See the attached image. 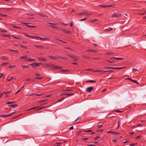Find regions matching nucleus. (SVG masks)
Here are the masks:
<instances>
[{
    "instance_id": "obj_41",
    "label": "nucleus",
    "mask_w": 146,
    "mask_h": 146,
    "mask_svg": "<svg viewBox=\"0 0 146 146\" xmlns=\"http://www.w3.org/2000/svg\"><path fill=\"white\" fill-rule=\"evenodd\" d=\"M87 82H92L95 83V82H96V81H94V80H90L88 81H87Z\"/></svg>"
},
{
    "instance_id": "obj_16",
    "label": "nucleus",
    "mask_w": 146,
    "mask_h": 146,
    "mask_svg": "<svg viewBox=\"0 0 146 146\" xmlns=\"http://www.w3.org/2000/svg\"><path fill=\"white\" fill-rule=\"evenodd\" d=\"M111 59H116L117 60H122L123 59V58H117V57H113L111 58Z\"/></svg>"
},
{
    "instance_id": "obj_11",
    "label": "nucleus",
    "mask_w": 146,
    "mask_h": 146,
    "mask_svg": "<svg viewBox=\"0 0 146 146\" xmlns=\"http://www.w3.org/2000/svg\"><path fill=\"white\" fill-rule=\"evenodd\" d=\"M86 51L87 52L89 51L90 52L95 53V52H97V51L96 50H93L91 49V50H86Z\"/></svg>"
},
{
    "instance_id": "obj_13",
    "label": "nucleus",
    "mask_w": 146,
    "mask_h": 146,
    "mask_svg": "<svg viewBox=\"0 0 146 146\" xmlns=\"http://www.w3.org/2000/svg\"><path fill=\"white\" fill-rule=\"evenodd\" d=\"M104 68H106L108 69H114V67L111 66H106L104 67Z\"/></svg>"
},
{
    "instance_id": "obj_63",
    "label": "nucleus",
    "mask_w": 146,
    "mask_h": 146,
    "mask_svg": "<svg viewBox=\"0 0 146 146\" xmlns=\"http://www.w3.org/2000/svg\"><path fill=\"white\" fill-rule=\"evenodd\" d=\"M46 101V100H42V101H40L39 102V103H42V102H44L45 101Z\"/></svg>"
},
{
    "instance_id": "obj_19",
    "label": "nucleus",
    "mask_w": 146,
    "mask_h": 146,
    "mask_svg": "<svg viewBox=\"0 0 146 146\" xmlns=\"http://www.w3.org/2000/svg\"><path fill=\"white\" fill-rule=\"evenodd\" d=\"M14 113H15V112H14L12 113H11V114H7V115H5L6 118L11 117L13 114H14Z\"/></svg>"
},
{
    "instance_id": "obj_29",
    "label": "nucleus",
    "mask_w": 146,
    "mask_h": 146,
    "mask_svg": "<svg viewBox=\"0 0 146 146\" xmlns=\"http://www.w3.org/2000/svg\"><path fill=\"white\" fill-rule=\"evenodd\" d=\"M28 56L27 55H26L25 56H22V57H21L20 58V59H21L22 58H27V57H28Z\"/></svg>"
},
{
    "instance_id": "obj_15",
    "label": "nucleus",
    "mask_w": 146,
    "mask_h": 146,
    "mask_svg": "<svg viewBox=\"0 0 146 146\" xmlns=\"http://www.w3.org/2000/svg\"><path fill=\"white\" fill-rule=\"evenodd\" d=\"M53 67H54V68L55 69H61L62 68L61 67L56 65H54Z\"/></svg>"
},
{
    "instance_id": "obj_4",
    "label": "nucleus",
    "mask_w": 146,
    "mask_h": 146,
    "mask_svg": "<svg viewBox=\"0 0 146 146\" xmlns=\"http://www.w3.org/2000/svg\"><path fill=\"white\" fill-rule=\"evenodd\" d=\"M40 63H33L30 64L32 67H37L39 66Z\"/></svg>"
},
{
    "instance_id": "obj_31",
    "label": "nucleus",
    "mask_w": 146,
    "mask_h": 146,
    "mask_svg": "<svg viewBox=\"0 0 146 146\" xmlns=\"http://www.w3.org/2000/svg\"><path fill=\"white\" fill-rule=\"evenodd\" d=\"M49 39L47 38H42L41 37L40 40H48Z\"/></svg>"
},
{
    "instance_id": "obj_30",
    "label": "nucleus",
    "mask_w": 146,
    "mask_h": 146,
    "mask_svg": "<svg viewBox=\"0 0 146 146\" xmlns=\"http://www.w3.org/2000/svg\"><path fill=\"white\" fill-rule=\"evenodd\" d=\"M98 7H101L102 8L106 7V5H99Z\"/></svg>"
},
{
    "instance_id": "obj_57",
    "label": "nucleus",
    "mask_w": 146,
    "mask_h": 146,
    "mask_svg": "<svg viewBox=\"0 0 146 146\" xmlns=\"http://www.w3.org/2000/svg\"><path fill=\"white\" fill-rule=\"evenodd\" d=\"M35 78L36 79H39V80H41V79H42V77H40V78H39V77H36Z\"/></svg>"
},
{
    "instance_id": "obj_53",
    "label": "nucleus",
    "mask_w": 146,
    "mask_h": 146,
    "mask_svg": "<svg viewBox=\"0 0 146 146\" xmlns=\"http://www.w3.org/2000/svg\"><path fill=\"white\" fill-rule=\"evenodd\" d=\"M74 94H68V93H67L66 94V95H68V96H71L73 95Z\"/></svg>"
},
{
    "instance_id": "obj_9",
    "label": "nucleus",
    "mask_w": 146,
    "mask_h": 146,
    "mask_svg": "<svg viewBox=\"0 0 146 146\" xmlns=\"http://www.w3.org/2000/svg\"><path fill=\"white\" fill-rule=\"evenodd\" d=\"M113 29V28L111 27H108L104 29V31H109Z\"/></svg>"
},
{
    "instance_id": "obj_22",
    "label": "nucleus",
    "mask_w": 146,
    "mask_h": 146,
    "mask_svg": "<svg viewBox=\"0 0 146 146\" xmlns=\"http://www.w3.org/2000/svg\"><path fill=\"white\" fill-rule=\"evenodd\" d=\"M82 132V131L81 130H80L77 132V133L76 134V135L77 136H78Z\"/></svg>"
},
{
    "instance_id": "obj_56",
    "label": "nucleus",
    "mask_w": 146,
    "mask_h": 146,
    "mask_svg": "<svg viewBox=\"0 0 146 146\" xmlns=\"http://www.w3.org/2000/svg\"><path fill=\"white\" fill-rule=\"evenodd\" d=\"M84 132H92V131L90 130H85L84 131Z\"/></svg>"
},
{
    "instance_id": "obj_47",
    "label": "nucleus",
    "mask_w": 146,
    "mask_h": 146,
    "mask_svg": "<svg viewBox=\"0 0 146 146\" xmlns=\"http://www.w3.org/2000/svg\"><path fill=\"white\" fill-rule=\"evenodd\" d=\"M32 58H27V60H28V61H31V60H32Z\"/></svg>"
},
{
    "instance_id": "obj_28",
    "label": "nucleus",
    "mask_w": 146,
    "mask_h": 146,
    "mask_svg": "<svg viewBox=\"0 0 146 146\" xmlns=\"http://www.w3.org/2000/svg\"><path fill=\"white\" fill-rule=\"evenodd\" d=\"M16 66L15 65H13V66H8V68H12L15 67Z\"/></svg>"
},
{
    "instance_id": "obj_38",
    "label": "nucleus",
    "mask_w": 146,
    "mask_h": 146,
    "mask_svg": "<svg viewBox=\"0 0 146 146\" xmlns=\"http://www.w3.org/2000/svg\"><path fill=\"white\" fill-rule=\"evenodd\" d=\"M1 33H6L7 32V31L6 30H4L2 29L1 30Z\"/></svg>"
},
{
    "instance_id": "obj_54",
    "label": "nucleus",
    "mask_w": 146,
    "mask_h": 146,
    "mask_svg": "<svg viewBox=\"0 0 146 146\" xmlns=\"http://www.w3.org/2000/svg\"><path fill=\"white\" fill-rule=\"evenodd\" d=\"M132 70H133V71L132 72H135V71L137 70V69L136 68H133Z\"/></svg>"
},
{
    "instance_id": "obj_6",
    "label": "nucleus",
    "mask_w": 146,
    "mask_h": 146,
    "mask_svg": "<svg viewBox=\"0 0 146 146\" xmlns=\"http://www.w3.org/2000/svg\"><path fill=\"white\" fill-rule=\"evenodd\" d=\"M87 12H83L80 13H78L77 14V15L78 16H80L81 15H86L87 14Z\"/></svg>"
},
{
    "instance_id": "obj_50",
    "label": "nucleus",
    "mask_w": 146,
    "mask_h": 146,
    "mask_svg": "<svg viewBox=\"0 0 146 146\" xmlns=\"http://www.w3.org/2000/svg\"><path fill=\"white\" fill-rule=\"evenodd\" d=\"M98 20V19H93L92 20V21L94 22H95V21H97Z\"/></svg>"
},
{
    "instance_id": "obj_8",
    "label": "nucleus",
    "mask_w": 146,
    "mask_h": 146,
    "mask_svg": "<svg viewBox=\"0 0 146 146\" xmlns=\"http://www.w3.org/2000/svg\"><path fill=\"white\" fill-rule=\"evenodd\" d=\"M1 59L4 60H7L9 59L6 56H2Z\"/></svg>"
},
{
    "instance_id": "obj_12",
    "label": "nucleus",
    "mask_w": 146,
    "mask_h": 146,
    "mask_svg": "<svg viewBox=\"0 0 146 146\" xmlns=\"http://www.w3.org/2000/svg\"><path fill=\"white\" fill-rule=\"evenodd\" d=\"M34 46L36 48H41L42 49H44V47L42 46H37L35 45H34Z\"/></svg>"
},
{
    "instance_id": "obj_36",
    "label": "nucleus",
    "mask_w": 146,
    "mask_h": 146,
    "mask_svg": "<svg viewBox=\"0 0 146 146\" xmlns=\"http://www.w3.org/2000/svg\"><path fill=\"white\" fill-rule=\"evenodd\" d=\"M113 72V70H107V71H102V72Z\"/></svg>"
},
{
    "instance_id": "obj_33",
    "label": "nucleus",
    "mask_w": 146,
    "mask_h": 146,
    "mask_svg": "<svg viewBox=\"0 0 146 146\" xmlns=\"http://www.w3.org/2000/svg\"><path fill=\"white\" fill-rule=\"evenodd\" d=\"M110 61L107 60L106 61L110 63H113L114 62L113 61V59H111V58H110Z\"/></svg>"
},
{
    "instance_id": "obj_43",
    "label": "nucleus",
    "mask_w": 146,
    "mask_h": 146,
    "mask_svg": "<svg viewBox=\"0 0 146 146\" xmlns=\"http://www.w3.org/2000/svg\"><path fill=\"white\" fill-rule=\"evenodd\" d=\"M131 81L132 82H133L134 83H135L137 84H138V82H137V81H136V80H132Z\"/></svg>"
},
{
    "instance_id": "obj_14",
    "label": "nucleus",
    "mask_w": 146,
    "mask_h": 146,
    "mask_svg": "<svg viewBox=\"0 0 146 146\" xmlns=\"http://www.w3.org/2000/svg\"><path fill=\"white\" fill-rule=\"evenodd\" d=\"M38 17H48V16L45 15H43V14H38Z\"/></svg>"
},
{
    "instance_id": "obj_1",
    "label": "nucleus",
    "mask_w": 146,
    "mask_h": 146,
    "mask_svg": "<svg viewBox=\"0 0 146 146\" xmlns=\"http://www.w3.org/2000/svg\"><path fill=\"white\" fill-rule=\"evenodd\" d=\"M48 57L50 59H52L54 60H56L59 58H61V57L60 56H58L57 57L56 56H48Z\"/></svg>"
},
{
    "instance_id": "obj_7",
    "label": "nucleus",
    "mask_w": 146,
    "mask_h": 146,
    "mask_svg": "<svg viewBox=\"0 0 146 146\" xmlns=\"http://www.w3.org/2000/svg\"><path fill=\"white\" fill-rule=\"evenodd\" d=\"M93 89V87L91 86L87 88V91L89 92L92 91Z\"/></svg>"
},
{
    "instance_id": "obj_45",
    "label": "nucleus",
    "mask_w": 146,
    "mask_h": 146,
    "mask_svg": "<svg viewBox=\"0 0 146 146\" xmlns=\"http://www.w3.org/2000/svg\"><path fill=\"white\" fill-rule=\"evenodd\" d=\"M13 27L16 28V29H21V28L20 27H17L15 25H14L13 26Z\"/></svg>"
},
{
    "instance_id": "obj_61",
    "label": "nucleus",
    "mask_w": 146,
    "mask_h": 146,
    "mask_svg": "<svg viewBox=\"0 0 146 146\" xmlns=\"http://www.w3.org/2000/svg\"><path fill=\"white\" fill-rule=\"evenodd\" d=\"M48 24L52 25H57V23H48Z\"/></svg>"
},
{
    "instance_id": "obj_32",
    "label": "nucleus",
    "mask_w": 146,
    "mask_h": 146,
    "mask_svg": "<svg viewBox=\"0 0 146 146\" xmlns=\"http://www.w3.org/2000/svg\"><path fill=\"white\" fill-rule=\"evenodd\" d=\"M113 53V52H107L105 53L106 55H109V54H112Z\"/></svg>"
},
{
    "instance_id": "obj_34",
    "label": "nucleus",
    "mask_w": 146,
    "mask_h": 146,
    "mask_svg": "<svg viewBox=\"0 0 146 146\" xmlns=\"http://www.w3.org/2000/svg\"><path fill=\"white\" fill-rule=\"evenodd\" d=\"M9 64V63H3L1 65V66H4V65H6L7 64Z\"/></svg>"
},
{
    "instance_id": "obj_49",
    "label": "nucleus",
    "mask_w": 146,
    "mask_h": 146,
    "mask_svg": "<svg viewBox=\"0 0 146 146\" xmlns=\"http://www.w3.org/2000/svg\"><path fill=\"white\" fill-rule=\"evenodd\" d=\"M137 143H133L132 144L130 145V146H134L135 145H137Z\"/></svg>"
},
{
    "instance_id": "obj_46",
    "label": "nucleus",
    "mask_w": 146,
    "mask_h": 146,
    "mask_svg": "<svg viewBox=\"0 0 146 146\" xmlns=\"http://www.w3.org/2000/svg\"><path fill=\"white\" fill-rule=\"evenodd\" d=\"M38 108V107H36V108H35V107H33L32 108H31L30 109H29L28 110H27V111H29V110H34V109H36V108Z\"/></svg>"
},
{
    "instance_id": "obj_62",
    "label": "nucleus",
    "mask_w": 146,
    "mask_h": 146,
    "mask_svg": "<svg viewBox=\"0 0 146 146\" xmlns=\"http://www.w3.org/2000/svg\"><path fill=\"white\" fill-rule=\"evenodd\" d=\"M60 143H57L55 145V146H60Z\"/></svg>"
},
{
    "instance_id": "obj_20",
    "label": "nucleus",
    "mask_w": 146,
    "mask_h": 146,
    "mask_svg": "<svg viewBox=\"0 0 146 146\" xmlns=\"http://www.w3.org/2000/svg\"><path fill=\"white\" fill-rule=\"evenodd\" d=\"M81 118L80 117H78V118H77L76 120H75L74 121V122H75L76 121H79L77 123H79L80 122V121L81 120Z\"/></svg>"
},
{
    "instance_id": "obj_18",
    "label": "nucleus",
    "mask_w": 146,
    "mask_h": 146,
    "mask_svg": "<svg viewBox=\"0 0 146 146\" xmlns=\"http://www.w3.org/2000/svg\"><path fill=\"white\" fill-rule=\"evenodd\" d=\"M125 68V67H114V69H121Z\"/></svg>"
},
{
    "instance_id": "obj_26",
    "label": "nucleus",
    "mask_w": 146,
    "mask_h": 146,
    "mask_svg": "<svg viewBox=\"0 0 146 146\" xmlns=\"http://www.w3.org/2000/svg\"><path fill=\"white\" fill-rule=\"evenodd\" d=\"M49 26L50 27H51L53 28H54V29H59V28L58 27H56V26H51V25L50 26Z\"/></svg>"
},
{
    "instance_id": "obj_35",
    "label": "nucleus",
    "mask_w": 146,
    "mask_h": 146,
    "mask_svg": "<svg viewBox=\"0 0 146 146\" xmlns=\"http://www.w3.org/2000/svg\"><path fill=\"white\" fill-rule=\"evenodd\" d=\"M100 138H101V137L100 136H98L96 137L94 139L95 140H97L98 139Z\"/></svg>"
},
{
    "instance_id": "obj_10",
    "label": "nucleus",
    "mask_w": 146,
    "mask_h": 146,
    "mask_svg": "<svg viewBox=\"0 0 146 146\" xmlns=\"http://www.w3.org/2000/svg\"><path fill=\"white\" fill-rule=\"evenodd\" d=\"M37 59L39 60L40 61H46V59L44 58H38Z\"/></svg>"
},
{
    "instance_id": "obj_21",
    "label": "nucleus",
    "mask_w": 146,
    "mask_h": 146,
    "mask_svg": "<svg viewBox=\"0 0 146 146\" xmlns=\"http://www.w3.org/2000/svg\"><path fill=\"white\" fill-rule=\"evenodd\" d=\"M12 36L14 38L17 39H21V38L18 36H15L14 35Z\"/></svg>"
},
{
    "instance_id": "obj_24",
    "label": "nucleus",
    "mask_w": 146,
    "mask_h": 146,
    "mask_svg": "<svg viewBox=\"0 0 146 146\" xmlns=\"http://www.w3.org/2000/svg\"><path fill=\"white\" fill-rule=\"evenodd\" d=\"M22 67H23L24 68H27L29 67V66L27 65H22L21 66Z\"/></svg>"
},
{
    "instance_id": "obj_5",
    "label": "nucleus",
    "mask_w": 146,
    "mask_h": 146,
    "mask_svg": "<svg viewBox=\"0 0 146 146\" xmlns=\"http://www.w3.org/2000/svg\"><path fill=\"white\" fill-rule=\"evenodd\" d=\"M68 56H69V57L72 58L75 61H76V60L78 59L76 56L74 55H68Z\"/></svg>"
},
{
    "instance_id": "obj_25",
    "label": "nucleus",
    "mask_w": 146,
    "mask_h": 146,
    "mask_svg": "<svg viewBox=\"0 0 146 146\" xmlns=\"http://www.w3.org/2000/svg\"><path fill=\"white\" fill-rule=\"evenodd\" d=\"M35 39H36L37 40H40L41 37L37 36H35Z\"/></svg>"
},
{
    "instance_id": "obj_52",
    "label": "nucleus",
    "mask_w": 146,
    "mask_h": 146,
    "mask_svg": "<svg viewBox=\"0 0 146 146\" xmlns=\"http://www.w3.org/2000/svg\"><path fill=\"white\" fill-rule=\"evenodd\" d=\"M20 46L22 48H27V47H26V46H22V45H20Z\"/></svg>"
},
{
    "instance_id": "obj_3",
    "label": "nucleus",
    "mask_w": 146,
    "mask_h": 146,
    "mask_svg": "<svg viewBox=\"0 0 146 146\" xmlns=\"http://www.w3.org/2000/svg\"><path fill=\"white\" fill-rule=\"evenodd\" d=\"M60 30L66 34H69L71 33L70 31L65 29H61Z\"/></svg>"
},
{
    "instance_id": "obj_59",
    "label": "nucleus",
    "mask_w": 146,
    "mask_h": 146,
    "mask_svg": "<svg viewBox=\"0 0 146 146\" xmlns=\"http://www.w3.org/2000/svg\"><path fill=\"white\" fill-rule=\"evenodd\" d=\"M141 137V135H139V136H137V137H136V139H139Z\"/></svg>"
},
{
    "instance_id": "obj_37",
    "label": "nucleus",
    "mask_w": 146,
    "mask_h": 146,
    "mask_svg": "<svg viewBox=\"0 0 146 146\" xmlns=\"http://www.w3.org/2000/svg\"><path fill=\"white\" fill-rule=\"evenodd\" d=\"M113 6V5H106V7H111Z\"/></svg>"
},
{
    "instance_id": "obj_55",
    "label": "nucleus",
    "mask_w": 146,
    "mask_h": 146,
    "mask_svg": "<svg viewBox=\"0 0 146 146\" xmlns=\"http://www.w3.org/2000/svg\"><path fill=\"white\" fill-rule=\"evenodd\" d=\"M3 76V74L0 73V78H1Z\"/></svg>"
},
{
    "instance_id": "obj_17",
    "label": "nucleus",
    "mask_w": 146,
    "mask_h": 146,
    "mask_svg": "<svg viewBox=\"0 0 146 146\" xmlns=\"http://www.w3.org/2000/svg\"><path fill=\"white\" fill-rule=\"evenodd\" d=\"M8 106L10 107H12L13 108H14L18 106V105L17 104L12 105H9Z\"/></svg>"
},
{
    "instance_id": "obj_42",
    "label": "nucleus",
    "mask_w": 146,
    "mask_h": 146,
    "mask_svg": "<svg viewBox=\"0 0 146 146\" xmlns=\"http://www.w3.org/2000/svg\"><path fill=\"white\" fill-rule=\"evenodd\" d=\"M119 133L117 132H113V134L114 135H116L119 134Z\"/></svg>"
},
{
    "instance_id": "obj_51",
    "label": "nucleus",
    "mask_w": 146,
    "mask_h": 146,
    "mask_svg": "<svg viewBox=\"0 0 146 146\" xmlns=\"http://www.w3.org/2000/svg\"><path fill=\"white\" fill-rule=\"evenodd\" d=\"M0 117H1L4 118H6V116L5 115H0Z\"/></svg>"
},
{
    "instance_id": "obj_64",
    "label": "nucleus",
    "mask_w": 146,
    "mask_h": 146,
    "mask_svg": "<svg viewBox=\"0 0 146 146\" xmlns=\"http://www.w3.org/2000/svg\"><path fill=\"white\" fill-rule=\"evenodd\" d=\"M86 18H84L83 19H81L80 20H79V21H84V20H86Z\"/></svg>"
},
{
    "instance_id": "obj_58",
    "label": "nucleus",
    "mask_w": 146,
    "mask_h": 146,
    "mask_svg": "<svg viewBox=\"0 0 146 146\" xmlns=\"http://www.w3.org/2000/svg\"><path fill=\"white\" fill-rule=\"evenodd\" d=\"M102 125H98V127L100 129L102 127Z\"/></svg>"
},
{
    "instance_id": "obj_2",
    "label": "nucleus",
    "mask_w": 146,
    "mask_h": 146,
    "mask_svg": "<svg viewBox=\"0 0 146 146\" xmlns=\"http://www.w3.org/2000/svg\"><path fill=\"white\" fill-rule=\"evenodd\" d=\"M121 15V14L120 13H115L111 15V17L113 18L114 17H116L117 18H118Z\"/></svg>"
},
{
    "instance_id": "obj_44",
    "label": "nucleus",
    "mask_w": 146,
    "mask_h": 146,
    "mask_svg": "<svg viewBox=\"0 0 146 146\" xmlns=\"http://www.w3.org/2000/svg\"><path fill=\"white\" fill-rule=\"evenodd\" d=\"M10 92H11V91H10L5 92H3V94H9Z\"/></svg>"
},
{
    "instance_id": "obj_39",
    "label": "nucleus",
    "mask_w": 146,
    "mask_h": 146,
    "mask_svg": "<svg viewBox=\"0 0 146 146\" xmlns=\"http://www.w3.org/2000/svg\"><path fill=\"white\" fill-rule=\"evenodd\" d=\"M29 23H24V25L27 27H29V25H28V24Z\"/></svg>"
},
{
    "instance_id": "obj_60",
    "label": "nucleus",
    "mask_w": 146,
    "mask_h": 146,
    "mask_svg": "<svg viewBox=\"0 0 146 146\" xmlns=\"http://www.w3.org/2000/svg\"><path fill=\"white\" fill-rule=\"evenodd\" d=\"M74 129L73 126H71L69 128V129L70 130H73Z\"/></svg>"
},
{
    "instance_id": "obj_40",
    "label": "nucleus",
    "mask_w": 146,
    "mask_h": 146,
    "mask_svg": "<svg viewBox=\"0 0 146 146\" xmlns=\"http://www.w3.org/2000/svg\"><path fill=\"white\" fill-rule=\"evenodd\" d=\"M21 90V88L20 89H19L17 92H16L15 93V94H17L19 92H20Z\"/></svg>"
},
{
    "instance_id": "obj_27",
    "label": "nucleus",
    "mask_w": 146,
    "mask_h": 146,
    "mask_svg": "<svg viewBox=\"0 0 146 146\" xmlns=\"http://www.w3.org/2000/svg\"><path fill=\"white\" fill-rule=\"evenodd\" d=\"M14 102H6V104H11L13 103Z\"/></svg>"
},
{
    "instance_id": "obj_48",
    "label": "nucleus",
    "mask_w": 146,
    "mask_h": 146,
    "mask_svg": "<svg viewBox=\"0 0 146 146\" xmlns=\"http://www.w3.org/2000/svg\"><path fill=\"white\" fill-rule=\"evenodd\" d=\"M83 57L84 58H86V59H89V57L87 56H83Z\"/></svg>"
},
{
    "instance_id": "obj_23",
    "label": "nucleus",
    "mask_w": 146,
    "mask_h": 146,
    "mask_svg": "<svg viewBox=\"0 0 146 146\" xmlns=\"http://www.w3.org/2000/svg\"><path fill=\"white\" fill-rule=\"evenodd\" d=\"M1 36L3 37H8L9 36H10L9 35H4L3 34H2L1 35Z\"/></svg>"
}]
</instances>
